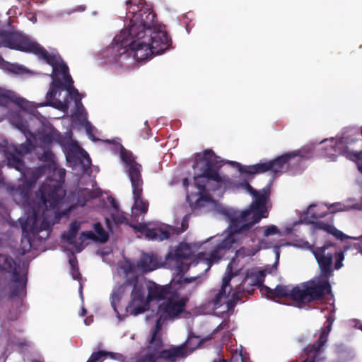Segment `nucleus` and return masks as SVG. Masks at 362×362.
Masks as SVG:
<instances>
[{
  "label": "nucleus",
  "mask_w": 362,
  "mask_h": 362,
  "mask_svg": "<svg viewBox=\"0 0 362 362\" xmlns=\"http://www.w3.org/2000/svg\"><path fill=\"white\" fill-rule=\"evenodd\" d=\"M16 126L25 134L26 137L29 135L30 136L35 138L34 134L28 129V124L27 122L23 121V119H19Z\"/></svg>",
  "instance_id": "44"
},
{
  "label": "nucleus",
  "mask_w": 362,
  "mask_h": 362,
  "mask_svg": "<svg viewBox=\"0 0 362 362\" xmlns=\"http://www.w3.org/2000/svg\"><path fill=\"white\" fill-rule=\"evenodd\" d=\"M132 13L134 15L129 28L122 30L114 39L116 44L107 48L106 55L110 63H122L127 57V47L129 42L138 40L143 35L149 33V30H153L159 25L157 24L156 14L148 8L139 11L133 9Z\"/></svg>",
  "instance_id": "1"
},
{
  "label": "nucleus",
  "mask_w": 362,
  "mask_h": 362,
  "mask_svg": "<svg viewBox=\"0 0 362 362\" xmlns=\"http://www.w3.org/2000/svg\"><path fill=\"white\" fill-rule=\"evenodd\" d=\"M50 228L49 223L43 220L40 224V230H49Z\"/></svg>",
  "instance_id": "52"
},
{
  "label": "nucleus",
  "mask_w": 362,
  "mask_h": 362,
  "mask_svg": "<svg viewBox=\"0 0 362 362\" xmlns=\"http://www.w3.org/2000/svg\"><path fill=\"white\" fill-rule=\"evenodd\" d=\"M131 184L134 202L132 208V221L138 222L139 215L144 216L147 213L148 202L141 197L144 185L143 179L132 182Z\"/></svg>",
  "instance_id": "20"
},
{
  "label": "nucleus",
  "mask_w": 362,
  "mask_h": 362,
  "mask_svg": "<svg viewBox=\"0 0 362 362\" xmlns=\"http://www.w3.org/2000/svg\"><path fill=\"white\" fill-rule=\"evenodd\" d=\"M213 362H227V361L224 358H218L215 359Z\"/></svg>",
  "instance_id": "61"
},
{
  "label": "nucleus",
  "mask_w": 362,
  "mask_h": 362,
  "mask_svg": "<svg viewBox=\"0 0 362 362\" xmlns=\"http://www.w3.org/2000/svg\"><path fill=\"white\" fill-rule=\"evenodd\" d=\"M45 168L46 165H45L39 167L37 169L32 170L28 178L26 177V171L28 170L26 169L25 170V175L23 174V175L26 179V192H21V194H25V195L28 194L29 189L36 183L42 175L45 173Z\"/></svg>",
  "instance_id": "33"
},
{
  "label": "nucleus",
  "mask_w": 362,
  "mask_h": 362,
  "mask_svg": "<svg viewBox=\"0 0 362 362\" xmlns=\"http://www.w3.org/2000/svg\"><path fill=\"white\" fill-rule=\"evenodd\" d=\"M334 322V318L332 316H328L326 320V325H332Z\"/></svg>",
  "instance_id": "56"
},
{
  "label": "nucleus",
  "mask_w": 362,
  "mask_h": 362,
  "mask_svg": "<svg viewBox=\"0 0 362 362\" xmlns=\"http://www.w3.org/2000/svg\"><path fill=\"white\" fill-rule=\"evenodd\" d=\"M111 218L116 224H122L124 223L127 219L123 212L119 210H116L115 212L112 213Z\"/></svg>",
  "instance_id": "45"
},
{
  "label": "nucleus",
  "mask_w": 362,
  "mask_h": 362,
  "mask_svg": "<svg viewBox=\"0 0 362 362\" xmlns=\"http://www.w3.org/2000/svg\"><path fill=\"white\" fill-rule=\"evenodd\" d=\"M81 228V223L78 221H73L69 226L67 233H64L62 235V239L75 247L77 252H80L83 249V243L78 239V242L76 241V238Z\"/></svg>",
  "instance_id": "27"
},
{
  "label": "nucleus",
  "mask_w": 362,
  "mask_h": 362,
  "mask_svg": "<svg viewBox=\"0 0 362 362\" xmlns=\"http://www.w3.org/2000/svg\"><path fill=\"white\" fill-rule=\"evenodd\" d=\"M41 200L47 209H57L58 206L66 195L59 181L47 180L40 187Z\"/></svg>",
  "instance_id": "12"
},
{
  "label": "nucleus",
  "mask_w": 362,
  "mask_h": 362,
  "mask_svg": "<svg viewBox=\"0 0 362 362\" xmlns=\"http://www.w3.org/2000/svg\"><path fill=\"white\" fill-rule=\"evenodd\" d=\"M244 223L239 220L237 217L231 218L230 224V233L225 237L216 247L218 250H229L233 247V245L235 243V236L237 235H247L250 233V230H238V228L243 226Z\"/></svg>",
  "instance_id": "22"
},
{
  "label": "nucleus",
  "mask_w": 362,
  "mask_h": 362,
  "mask_svg": "<svg viewBox=\"0 0 362 362\" xmlns=\"http://www.w3.org/2000/svg\"><path fill=\"white\" fill-rule=\"evenodd\" d=\"M187 302V299L181 297L175 291L158 305L156 322H159L163 325L165 321L175 320L185 310Z\"/></svg>",
  "instance_id": "9"
},
{
  "label": "nucleus",
  "mask_w": 362,
  "mask_h": 362,
  "mask_svg": "<svg viewBox=\"0 0 362 362\" xmlns=\"http://www.w3.org/2000/svg\"><path fill=\"white\" fill-rule=\"evenodd\" d=\"M168 261H175L177 280L174 281V285H178L179 287L183 284H189L197 279V276L191 278H184V274L189 270V267L194 266L196 262V256H193L189 244L180 243L179 246L173 251L169 252L166 256Z\"/></svg>",
  "instance_id": "7"
},
{
  "label": "nucleus",
  "mask_w": 362,
  "mask_h": 362,
  "mask_svg": "<svg viewBox=\"0 0 362 362\" xmlns=\"http://www.w3.org/2000/svg\"><path fill=\"white\" fill-rule=\"evenodd\" d=\"M231 164L238 166L239 171L241 173H245L247 175L259 174L269 171L268 161L247 166H243L240 163L237 162H231Z\"/></svg>",
  "instance_id": "31"
},
{
  "label": "nucleus",
  "mask_w": 362,
  "mask_h": 362,
  "mask_svg": "<svg viewBox=\"0 0 362 362\" xmlns=\"http://www.w3.org/2000/svg\"><path fill=\"white\" fill-rule=\"evenodd\" d=\"M117 354L109 352L107 351H99L93 352L86 362H101L107 356H110L112 359H117Z\"/></svg>",
  "instance_id": "36"
},
{
  "label": "nucleus",
  "mask_w": 362,
  "mask_h": 362,
  "mask_svg": "<svg viewBox=\"0 0 362 362\" xmlns=\"http://www.w3.org/2000/svg\"><path fill=\"white\" fill-rule=\"evenodd\" d=\"M86 310L83 309V313H82V315L84 316L86 315Z\"/></svg>",
  "instance_id": "63"
},
{
  "label": "nucleus",
  "mask_w": 362,
  "mask_h": 362,
  "mask_svg": "<svg viewBox=\"0 0 362 362\" xmlns=\"http://www.w3.org/2000/svg\"><path fill=\"white\" fill-rule=\"evenodd\" d=\"M175 291L171 284L160 286L153 282L148 286L147 301L150 303L153 300H165Z\"/></svg>",
  "instance_id": "25"
},
{
  "label": "nucleus",
  "mask_w": 362,
  "mask_h": 362,
  "mask_svg": "<svg viewBox=\"0 0 362 362\" xmlns=\"http://www.w3.org/2000/svg\"><path fill=\"white\" fill-rule=\"evenodd\" d=\"M162 327L159 322H156L155 326L151 329V338L148 346V351L160 353L163 350L161 349L163 345V339L160 336H158Z\"/></svg>",
  "instance_id": "30"
},
{
  "label": "nucleus",
  "mask_w": 362,
  "mask_h": 362,
  "mask_svg": "<svg viewBox=\"0 0 362 362\" xmlns=\"http://www.w3.org/2000/svg\"><path fill=\"white\" fill-rule=\"evenodd\" d=\"M329 234L334 235L337 239L344 240L347 236L341 230H338L336 227L332 226Z\"/></svg>",
  "instance_id": "47"
},
{
  "label": "nucleus",
  "mask_w": 362,
  "mask_h": 362,
  "mask_svg": "<svg viewBox=\"0 0 362 362\" xmlns=\"http://www.w3.org/2000/svg\"><path fill=\"white\" fill-rule=\"evenodd\" d=\"M227 274L223 279L221 289L211 300V303L216 308L223 304V300L228 297L232 291L230 282L235 274L233 272V267L230 264L227 266Z\"/></svg>",
  "instance_id": "23"
},
{
  "label": "nucleus",
  "mask_w": 362,
  "mask_h": 362,
  "mask_svg": "<svg viewBox=\"0 0 362 362\" xmlns=\"http://www.w3.org/2000/svg\"><path fill=\"white\" fill-rule=\"evenodd\" d=\"M10 319H11V320H17V317H13H13H11Z\"/></svg>",
  "instance_id": "64"
},
{
  "label": "nucleus",
  "mask_w": 362,
  "mask_h": 362,
  "mask_svg": "<svg viewBox=\"0 0 362 362\" xmlns=\"http://www.w3.org/2000/svg\"><path fill=\"white\" fill-rule=\"evenodd\" d=\"M19 269L20 264L17 263L11 257L0 255V270L12 274V281L14 284L11 286V298L26 294L27 277L25 275L20 274Z\"/></svg>",
  "instance_id": "10"
},
{
  "label": "nucleus",
  "mask_w": 362,
  "mask_h": 362,
  "mask_svg": "<svg viewBox=\"0 0 362 362\" xmlns=\"http://www.w3.org/2000/svg\"><path fill=\"white\" fill-rule=\"evenodd\" d=\"M111 204H112V207L115 209V211L119 210L117 203L115 199H112Z\"/></svg>",
  "instance_id": "58"
},
{
  "label": "nucleus",
  "mask_w": 362,
  "mask_h": 362,
  "mask_svg": "<svg viewBox=\"0 0 362 362\" xmlns=\"http://www.w3.org/2000/svg\"><path fill=\"white\" fill-rule=\"evenodd\" d=\"M339 249L340 247L337 244L327 241L323 246L315 247L313 250V253L321 271V275L317 278L326 279L329 281L328 279L332 272L333 258Z\"/></svg>",
  "instance_id": "11"
},
{
  "label": "nucleus",
  "mask_w": 362,
  "mask_h": 362,
  "mask_svg": "<svg viewBox=\"0 0 362 362\" xmlns=\"http://www.w3.org/2000/svg\"><path fill=\"white\" fill-rule=\"evenodd\" d=\"M54 153L50 150H45L40 157V160L44 162L49 163L48 165L50 168L55 165L54 162Z\"/></svg>",
  "instance_id": "43"
},
{
  "label": "nucleus",
  "mask_w": 362,
  "mask_h": 362,
  "mask_svg": "<svg viewBox=\"0 0 362 362\" xmlns=\"http://www.w3.org/2000/svg\"><path fill=\"white\" fill-rule=\"evenodd\" d=\"M86 129L87 133L88 134H91V126H90V123H87V124L86 126Z\"/></svg>",
  "instance_id": "59"
},
{
  "label": "nucleus",
  "mask_w": 362,
  "mask_h": 362,
  "mask_svg": "<svg viewBox=\"0 0 362 362\" xmlns=\"http://www.w3.org/2000/svg\"><path fill=\"white\" fill-rule=\"evenodd\" d=\"M354 161L357 163L358 169L360 171V173H362V156H361V158L360 159L356 160H354Z\"/></svg>",
  "instance_id": "53"
},
{
  "label": "nucleus",
  "mask_w": 362,
  "mask_h": 362,
  "mask_svg": "<svg viewBox=\"0 0 362 362\" xmlns=\"http://www.w3.org/2000/svg\"><path fill=\"white\" fill-rule=\"evenodd\" d=\"M69 263L71 267V275L74 279L80 280L81 279V274L79 272L76 257L74 255H73L72 257L69 259Z\"/></svg>",
  "instance_id": "39"
},
{
  "label": "nucleus",
  "mask_w": 362,
  "mask_h": 362,
  "mask_svg": "<svg viewBox=\"0 0 362 362\" xmlns=\"http://www.w3.org/2000/svg\"><path fill=\"white\" fill-rule=\"evenodd\" d=\"M264 229L263 235L264 237H269L270 235L280 233L279 229L274 225H270L265 228L257 227L255 230L259 231Z\"/></svg>",
  "instance_id": "42"
},
{
  "label": "nucleus",
  "mask_w": 362,
  "mask_h": 362,
  "mask_svg": "<svg viewBox=\"0 0 362 362\" xmlns=\"http://www.w3.org/2000/svg\"><path fill=\"white\" fill-rule=\"evenodd\" d=\"M59 60L62 61L60 57L54 54V63L51 65L52 67V74L51 77L52 82L50 84L48 92L46 94V101L41 106H51L54 108L61 110L66 107V105L59 100L56 99V96L61 94V90L63 89V81L59 77L60 73Z\"/></svg>",
  "instance_id": "13"
},
{
  "label": "nucleus",
  "mask_w": 362,
  "mask_h": 362,
  "mask_svg": "<svg viewBox=\"0 0 362 362\" xmlns=\"http://www.w3.org/2000/svg\"><path fill=\"white\" fill-rule=\"evenodd\" d=\"M265 274L264 271H258L250 274H247L245 278L243 280L238 287H236L232 293L231 298L228 299L226 303L228 310L233 308L237 303L241 300L243 295L245 292V288L247 286H260L264 280Z\"/></svg>",
  "instance_id": "17"
},
{
  "label": "nucleus",
  "mask_w": 362,
  "mask_h": 362,
  "mask_svg": "<svg viewBox=\"0 0 362 362\" xmlns=\"http://www.w3.org/2000/svg\"><path fill=\"white\" fill-rule=\"evenodd\" d=\"M313 155L312 148L310 147H303L297 151L286 153L275 159L269 160V171L274 173H278L281 172L285 165L288 163V161L295 158H299L298 160L303 159H308Z\"/></svg>",
  "instance_id": "19"
},
{
  "label": "nucleus",
  "mask_w": 362,
  "mask_h": 362,
  "mask_svg": "<svg viewBox=\"0 0 362 362\" xmlns=\"http://www.w3.org/2000/svg\"><path fill=\"white\" fill-rule=\"evenodd\" d=\"M158 266V257L153 254H143L138 262V267L145 272L155 270Z\"/></svg>",
  "instance_id": "32"
},
{
  "label": "nucleus",
  "mask_w": 362,
  "mask_h": 362,
  "mask_svg": "<svg viewBox=\"0 0 362 362\" xmlns=\"http://www.w3.org/2000/svg\"><path fill=\"white\" fill-rule=\"evenodd\" d=\"M111 305L112 308H114L115 312L117 311L116 309V302H119L121 299V293L119 291H115L111 295Z\"/></svg>",
  "instance_id": "48"
},
{
  "label": "nucleus",
  "mask_w": 362,
  "mask_h": 362,
  "mask_svg": "<svg viewBox=\"0 0 362 362\" xmlns=\"http://www.w3.org/2000/svg\"><path fill=\"white\" fill-rule=\"evenodd\" d=\"M332 329V325H326L322 329L317 340L313 344H308L305 347L301 354L302 362H317L322 359V354L324 353L326 343L328 340L329 332Z\"/></svg>",
  "instance_id": "16"
},
{
  "label": "nucleus",
  "mask_w": 362,
  "mask_h": 362,
  "mask_svg": "<svg viewBox=\"0 0 362 362\" xmlns=\"http://www.w3.org/2000/svg\"><path fill=\"white\" fill-rule=\"evenodd\" d=\"M129 226L136 232H139L151 240L163 241L170 238L171 235L175 234V227L165 226L149 228L145 222L138 223H129Z\"/></svg>",
  "instance_id": "18"
},
{
  "label": "nucleus",
  "mask_w": 362,
  "mask_h": 362,
  "mask_svg": "<svg viewBox=\"0 0 362 362\" xmlns=\"http://www.w3.org/2000/svg\"><path fill=\"white\" fill-rule=\"evenodd\" d=\"M125 284L133 286L131 293L132 303L138 300H146L145 299V288L143 284H139L137 276L128 278L125 281Z\"/></svg>",
  "instance_id": "29"
},
{
  "label": "nucleus",
  "mask_w": 362,
  "mask_h": 362,
  "mask_svg": "<svg viewBox=\"0 0 362 362\" xmlns=\"http://www.w3.org/2000/svg\"><path fill=\"white\" fill-rule=\"evenodd\" d=\"M148 308L149 302L147 301V298L146 300H138L134 303H132V300H130L126 308V311L130 315H137L144 313Z\"/></svg>",
  "instance_id": "34"
},
{
  "label": "nucleus",
  "mask_w": 362,
  "mask_h": 362,
  "mask_svg": "<svg viewBox=\"0 0 362 362\" xmlns=\"http://www.w3.org/2000/svg\"><path fill=\"white\" fill-rule=\"evenodd\" d=\"M136 0H127L126 1V4H127V6H130V7H132L133 6H136Z\"/></svg>",
  "instance_id": "54"
},
{
  "label": "nucleus",
  "mask_w": 362,
  "mask_h": 362,
  "mask_svg": "<svg viewBox=\"0 0 362 362\" xmlns=\"http://www.w3.org/2000/svg\"><path fill=\"white\" fill-rule=\"evenodd\" d=\"M168 351V349H163L160 353H156L148 350V353H146L139 359V362H156L158 359H162L166 362H175V359L173 358H166L165 352Z\"/></svg>",
  "instance_id": "35"
},
{
  "label": "nucleus",
  "mask_w": 362,
  "mask_h": 362,
  "mask_svg": "<svg viewBox=\"0 0 362 362\" xmlns=\"http://www.w3.org/2000/svg\"><path fill=\"white\" fill-rule=\"evenodd\" d=\"M121 152L120 156L122 161L125 163L126 170L131 182L139 180H142L141 165L138 163L132 153L127 151L122 145H120Z\"/></svg>",
  "instance_id": "21"
},
{
  "label": "nucleus",
  "mask_w": 362,
  "mask_h": 362,
  "mask_svg": "<svg viewBox=\"0 0 362 362\" xmlns=\"http://www.w3.org/2000/svg\"><path fill=\"white\" fill-rule=\"evenodd\" d=\"M5 30H0V47H4V39L2 37V35L4 33Z\"/></svg>",
  "instance_id": "57"
},
{
  "label": "nucleus",
  "mask_w": 362,
  "mask_h": 362,
  "mask_svg": "<svg viewBox=\"0 0 362 362\" xmlns=\"http://www.w3.org/2000/svg\"><path fill=\"white\" fill-rule=\"evenodd\" d=\"M35 148V145L28 136L26 137L25 143L20 145H14L10 147L6 151V159L8 165L14 168L18 171L23 173L25 175V165L23 160V157L32 152Z\"/></svg>",
  "instance_id": "15"
},
{
  "label": "nucleus",
  "mask_w": 362,
  "mask_h": 362,
  "mask_svg": "<svg viewBox=\"0 0 362 362\" xmlns=\"http://www.w3.org/2000/svg\"><path fill=\"white\" fill-rule=\"evenodd\" d=\"M238 186L245 189L251 194L253 197V201L247 209L243 211L239 216H236L239 220L245 223L238 230H250L262 218L268 216L266 204L270 196V187L266 186L261 190L257 191L245 180L240 182Z\"/></svg>",
  "instance_id": "4"
},
{
  "label": "nucleus",
  "mask_w": 362,
  "mask_h": 362,
  "mask_svg": "<svg viewBox=\"0 0 362 362\" xmlns=\"http://www.w3.org/2000/svg\"><path fill=\"white\" fill-rule=\"evenodd\" d=\"M189 218H190V214H186L182 218V221H181V228H176V230L175 232V235H179L187 230L188 226H189Z\"/></svg>",
  "instance_id": "46"
},
{
  "label": "nucleus",
  "mask_w": 362,
  "mask_h": 362,
  "mask_svg": "<svg viewBox=\"0 0 362 362\" xmlns=\"http://www.w3.org/2000/svg\"><path fill=\"white\" fill-rule=\"evenodd\" d=\"M60 73L63 78V89L66 90L76 104L81 103V96L78 90L74 86V81L69 74V67L62 60L59 64Z\"/></svg>",
  "instance_id": "24"
},
{
  "label": "nucleus",
  "mask_w": 362,
  "mask_h": 362,
  "mask_svg": "<svg viewBox=\"0 0 362 362\" xmlns=\"http://www.w3.org/2000/svg\"><path fill=\"white\" fill-rule=\"evenodd\" d=\"M354 140H350L349 137L344 136L340 139L331 138L325 139L321 142L320 155L325 158L334 160L340 155L345 156L351 160H358L362 156V149L360 151L351 150V145Z\"/></svg>",
  "instance_id": "8"
},
{
  "label": "nucleus",
  "mask_w": 362,
  "mask_h": 362,
  "mask_svg": "<svg viewBox=\"0 0 362 362\" xmlns=\"http://www.w3.org/2000/svg\"><path fill=\"white\" fill-rule=\"evenodd\" d=\"M329 209L331 213H335V212L341 211L343 210L341 204L339 203L332 204L329 206Z\"/></svg>",
  "instance_id": "51"
},
{
  "label": "nucleus",
  "mask_w": 362,
  "mask_h": 362,
  "mask_svg": "<svg viewBox=\"0 0 362 362\" xmlns=\"http://www.w3.org/2000/svg\"><path fill=\"white\" fill-rule=\"evenodd\" d=\"M93 228L97 235L91 230L83 231L80 234L79 240H81V242H85L86 240H93L102 243H106L108 240L109 235L100 223H95Z\"/></svg>",
  "instance_id": "28"
},
{
  "label": "nucleus",
  "mask_w": 362,
  "mask_h": 362,
  "mask_svg": "<svg viewBox=\"0 0 362 362\" xmlns=\"http://www.w3.org/2000/svg\"><path fill=\"white\" fill-rule=\"evenodd\" d=\"M16 96L13 91L5 90L0 93V106L7 107L11 103L16 102Z\"/></svg>",
  "instance_id": "37"
},
{
  "label": "nucleus",
  "mask_w": 362,
  "mask_h": 362,
  "mask_svg": "<svg viewBox=\"0 0 362 362\" xmlns=\"http://www.w3.org/2000/svg\"><path fill=\"white\" fill-rule=\"evenodd\" d=\"M349 249V247L345 245L343 248H340L338 252L335 254L334 258L335 259L334 268L335 269H339L343 267V261L344 259V253Z\"/></svg>",
  "instance_id": "38"
},
{
  "label": "nucleus",
  "mask_w": 362,
  "mask_h": 362,
  "mask_svg": "<svg viewBox=\"0 0 362 362\" xmlns=\"http://www.w3.org/2000/svg\"><path fill=\"white\" fill-rule=\"evenodd\" d=\"M54 139V134L52 133L45 134L42 136V141L45 144H51Z\"/></svg>",
  "instance_id": "50"
},
{
  "label": "nucleus",
  "mask_w": 362,
  "mask_h": 362,
  "mask_svg": "<svg viewBox=\"0 0 362 362\" xmlns=\"http://www.w3.org/2000/svg\"><path fill=\"white\" fill-rule=\"evenodd\" d=\"M4 47L12 49L30 52L36 55L40 59L44 60L49 65L54 63V54L48 51L37 42L31 41L27 37L17 32L4 31L2 35Z\"/></svg>",
  "instance_id": "6"
},
{
  "label": "nucleus",
  "mask_w": 362,
  "mask_h": 362,
  "mask_svg": "<svg viewBox=\"0 0 362 362\" xmlns=\"http://www.w3.org/2000/svg\"><path fill=\"white\" fill-rule=\"evenodd\" d=\"M171 38L165 30L164 25L159 24L158 27L140 37L133 40L127 45V59L132 55L136 61L141 62L148 59L153 55L163 53L171 47Z\"/></svg>",
  "instance_id": "3"
},
{
  "label": "nucleus",
  "mask_w": 362,
  "mask_h": 362,
  "mask_svg": "<svg viewBox=\"0 0 362 362\" xmlns=\"http://www.w3.org/2000/svg\"><path fill=\"white\" fill-rule=\"evenodd\" d=\"M259 250V248L242 247L236 251V255L242 258L254 256Z\"/></svg>",
  "instance_id": "40"
},
{
  "label": "nucleus",
  "mask_w": 362,
  "mask_h": 362,
  "mask_svg": "<svg viewBox=\"0 0 362 362\" xmlns=\"http://www.w3.org/2000/svg\"><path fill=\"white\" fill-rule=\"evenodd\" d=\"M59 179H60V180L62 182H64V177H65V171L62 170H60L59 171Z\"/></svg>",
  "instance_id": "55"
},
{
  "label": "nucleus",
  "mask_w": 362,
  "mask_h": 362,
  "mask_svg": "<svg viewBox=\"0 0 362 362\" xmlns=\"http://www.w3.org/2000/svg\"><path fill=\"white\" fill-rule=\"evenodd\" d=\"M263 290L270 299L287 297L296 302L300 308L321 300L332 292L329 281L320 278H314L291 288L289 286L277 285L274 289L264 286Z\"/></svg>",
  "instance_id": "2"
},
{
  "label": "nucleus",
  "mask_w": 362,
  "mask_h": 362,
  "mask_svg": "<svg viewBox=\"0 0 362 362\" xmlns=\"http://www.w3.org/2000/svg\"><path fill=\"white\" fill-rule=\"evenodd\" d=\"M223 163L221 158L210 149L204 151L202 153L196 154L193 168H199V165L202 166L200 168L201 173L194 177V181L201 197L206 192L207 180H213L216 182L225 181V178L218 174V170L223 166Z\"/></svg>",
  "instance_id": "5"
},
{
  "label": "nucleus",
  "mask_w": 362,
  "mask_h": 362,
  "mask_svg": "<svg viewBox=\"0 0 362 362\" xmlns=\"http://www.w3.org/2000/svg\"><path fill=\"white\" fill-rule=\"evenodd\" d=\"M221 250H218L216 246L215 248L211 252L209 255L204 252H199L196 255V262H194V266H203L204 267L203 274L207 272L211 265L221 259V257L218 255Z\"/></svg>",
  "instance_id": "26"
},
{
  "label": "nucleus",
  "mask_w": 362,
  "mask_h": 362,
  "mask_svg": "<svg viewBox=\"0 0 362 362\" xmlns=\"http://www.w3.org/2000/svg\"><path fill=\"white\" fill-rule=\"evenodd\" d=\"M252 291H253V289H252L251 291L250 290H247V292L248 294H252Z\"/></svg>",
  "instance_id": "62"
},
{
  "label": "nucleus",
  "mask_w": 362,
  "mask_h": 362,
  "mask_svg": "<svg viewBox=\"0 0 362 362\" xmlns=\"http://www.w3.org/2000/svg\"><path fill=\"white\" fill-rule=\"evenodd\" d=\"M315 206L314 204H311L309 206L308 211L306 212V216L308 218H310V219H317L319 218H322L325 216L326 214H323L321 215H317L315 213L313 212L312 208Z\"/></svg>",
  "instance_id": "49"
},
{
  "label": "nucleus",
  "mask_w": 362,
  "mask_h": 362,
  "mask_svg": "<svg viewBox=\"0 0 362 362\" xmlns=\"http://www.w3.org/2000/svg\"><path fill=\"white\" fill-rule=\"evenodd\" d=\"M105 223L108 229H111V222L110 220L107 218H105Z\"/></svg>",
  "instance_id": "60"
},
{
  "label": "nucleus",
  "mask_w": 362,
  "mask_h": 362,
  "mask_svg": "<svg viewBox=\"0 0 362 362\" xmlns=\"http://www.w3.org/2000/svg\"><path fill=\"white\" fill-rule=\"evenodd\" d=\"M308 222L312 223L313 226V228L315 229L322 230L326 231L328 233H329V231L333 226L329 223H325L324 221H313L311 220H308Z\"/></svg>",
  "instance_id": "41"
},
{
  "label": "nucleus",
  "mask_w": 362,
  "mask_h": 362,
  "mask_svg": "<svg viewBox=\"0 0 362 362\" xmlns=\"http://www.w3.org/2000/svg\"><path fill=\"white\" fill-rule=\"evenodd\" d=\"M214 333H211L201 339L194 333H189L187 340L180 346H172L165 352L166 358H174L175 362L177 358H186L189 354L193 352L196 349L201 346L202 344L214 338Z\"/></svg>",
  "instance_id": "14"
}]
</instances>
